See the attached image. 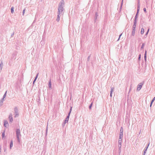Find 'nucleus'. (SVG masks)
<instances>
[{"mask_svg": "<svg viewBox=\"0 0 155 155\" xmlns=\"http://www.w3.org/2000/svg\"><path fill=\"white\" fill-rule=\"evenodd\" d=\"M122 33H121V34L119 35V37L118 39V40H117V41H119V39H120V37L122 35Z\"/></svg>", "mask_w": 155, "mask_h": 155, "instance_id": "nucleus-35", "label": "nucleus"}, {"mask_svg": "<svg viewBox=\"0 0 155 155\" xmlns=\"http://www.w3.org/2000/svg\"><path fill=\"white\" fill-rule=\"evenodd\" d=\"M90 57H91V55H90L87 58V61H89L90 58Z\"/></svg>", "mask_w": 155, "mask_h": 155, "instance_id": "nucleus-26", "label": "nucleus"}, {"mask_svg": "<svg viewBox=\"0 0 155 155\" xmlns=\"http://www.w3.org/2000/svg\"><path fill=\"white\" fill-rule=\"evenodd\" d=\"M121 142H122V140H118V144H121Z\"/></svg>", "mask_w": 155, "mask_h": 155, "instance_id": "nucleus-30", "label": "nucleus"}, {"mask_svg": "<svg viewBox=\"0 0 155 155\" xmlns=\"http://www.w3.org/2000/svg\"><path fill=\"white\" fill-rule=\"evenodd\" d=\"M16 135L18 142L19 143H20V137H21V135L19 129H17L16 130Z\"/></svg>", "mask_w": 155, "mask_h": 155, "instance_id": "nucleus-2", "label": "nucleus"}, {"mask_svg": "<svg viewBox=\"0 0 155 155\" xmlns=\"http://www.w3.org/2000/svg\"><path fill=\"white\" fill-rule=\"evenodd\" d=\"M72 108V107H70V111H69V112L68 113V115L67 116V117L65 119L66 120H67L68 121V120H69V118L70 114L71 113V111Z\"/></svg>", "mask_w": 155, "mask_h": 155, "instance_id": "nucleus-5", "label": "nucleus"}, {"mask_svg": "<svg viewBox=\"0 0 155 155\" xmlns=\"http://www.w3.org/2000/svg\"><path fill=\"white\" fill-rule=\"evenodd\" d=\"M123 136H122V135H119V138H123Z\"/></svg>", "mask_w": 155, "mask_h": 155, "instance_id": "nucleus-46", "label": "nucleus"}, {"mask_svg": "<svg viewBox=\"0 0 155 155\" xmlns=\"http://www.w3.org/2000/svg\"><path fill=\"white\" fill-rule=\"evenodd\" d=\"M68 121H67V120H65L64 121V124H66V123H68Z\"/></svg>", "mask_w": 155, "mask_h": 155, "instance_id": "nucleus-39", "label": "nucleus"}, {"mask_svg": "<svg viewBox=\"0 0 155 155\" xmlns=\"http://www.w3.org/2000/svg\"><path fill=\"white\" fill-rule=\"evenodd\" d=\"M123 0H122V2H121V5L120 6V8H119V11H121V10L122 8V4H123Z\"/></svg>", "mask_w": 155, "mask_h": 155, "instance_id": "nucleus-20", "label": "nucleus"}, {"mask_svg": "<svg viewBox=\"0 0 155 155\" xmlns=\"http://www.w3.org/2000/svg\"><path fill=\"white\" fill-rule=\"evenodd\" d=\"M6 93H7V91H6L4 95L3 98L0 100V101H2V102H3V101L4 100V99L6 96Z\"/></svg>", "mask_w": 155, "mask_h": 155, "instance_id": "nucleus-13", "label": "nucleus"}, {"mask_svg": "<svg viewBox=\"0 0 155 155\" xmlns=\"http://www.w3.org/2000/svg\"><path fill=\"white\" fill-rule=\"evenodd\" d=\"M149 29H148V30H147V32L146 33V34H145V36H147V35L148 34V32H149Z\"/></svg>", "mask_w": 155, "mask_h": 155, "instance_id": "nucleus-31", "label": "nucleus"}, {"mask_svg": "<svg viewBox=\"0 0 155 155\" xmlns=\"http://www.w3.org/2000/svg\"><path fill=\"white\" fill-rule=\"evenodd\" d=\"M138 17V16L137 15H136L135 17V19L134 20H137V18Z\"/></svg>", "mask_w": 155, "mask_h": 155, "instance_id": "nucleus-32", "label": "nucleus"}, {"mask_svg": "<svg viewBox=\"0 0 155 155\" xmlns=\"http://www.w3.org/2000/svg\"><path fill=\"white\" fill-rule=\"evenodd\" d=\"M3 66V62L1 61L0 64V71H1L2 69Z\"/></svg>", "mask_w": 155, "mask_h": 155, "instance_id": "nucleus-11", "label": "nucleus"}, {"mask_svg": "<svg viewBox=\"0 0 155 155\" xmlns=\"http://www.w3.org/2000/svg\"><path fill=\"white\" fill-rule=\"evenodd\" d=\"M4 126L5 127H8L9 124L8 121L7 120H4Z\"/></svg>", "mask_w": 155, "mask_h": 155, "instance_id": "nucleus-6", "label": "nucleus"}, {"mask_svg": "<svg viewBox=\"0 0 155 155\" xmlns=\"http://www.w3.org/2000/svg\"><path fill=\"white\" fill-rule=\"evenodd\" d=\"M25 9H24L23 10V15H24V14L25 13Z\"/></svg>", "mask_w": 155, "mask_h": 155, "instance_id": "nucleus-43", "label": "nucleus"}, {"mask_svg": "<svg viewBox=\"0 0 155 155\" xmlns=\"http://www.w3.org/2000/svg\"><path fill=\"white\" fill-rule=\"evenodd\" d=\"M48 86H49V88H51V80H50L49 82Z\"/></svg>", "mask_w": 155, "mask_h": 155, "instance_id": "nucleus-18", "label": "nucleus"}, {"mask_svg": "<svg viewBox=\"0 0 155 155\" xmlns=\"http://www.w3.org/2000/svg\"><path fill=\"white\" fill-rule=\"evenodd\" d=\"M144 32V29L143 28H141V34H142V35L143 34Z\"/></svg>", "mask_w": 155, "mask_h": 155, "instance_id": "nucleus-19", "label": "nucleus"}, {"mask_svg": "<svg viewBox=\"0 0 155 155\" xmlns=\"http://www.w3.org/2000/svg\"><path fill=\"white\" fill-rule=\"evenodd\" d=\"M138 13H139V12H137V13H136V15H138Z\"/></svg>", "mask_w": 155, "mask_h": 155, "instance_id": "nucleus-50", "label": "nucleus"}, {"mask_svg": "<svg viewBox=\"0 0 155 155\" xmlns=\"http://www.w3.org/2000/svg\"><path fill=\"white\" fill-rule=\"evenodd\" d=\"M145 45V44L144 43H143L142 44V45H141V49H143L144 48V47Z\"/></svg>", "mask_w": 155, "mask_h": 155, "instance_id": "nucleus-22", "label": "nucleus"}, {"mask_svg": "<svg viewBox=\"0 0 155 155\" xmlns=\"http://www.w3.org/2000/svg\"><path fill=\"white\" fill-rule=\"evenodd\" d=\"M3 104V102L2 101H0V107Z\"/></svg>", "mask_w": 155, "mask_h": 155, "instance_id": "nucleus-33", "label": "nucleus"}, {"mask_svg": "<svg viewBox=\"0 0 155 155\" xmlns=\"http://www.w3.org/2000/svg\"><path fill=\"white\" fill-rule=\"evenodd\" d=\"M120 132H121V133L123 132V128L122 127H121L120 128Z\"/></svg>", "mask_w": 155, "mask_h": 155, "instance_id": "nucleus-27", "label": "nucleus"}, {"mask_svg": "<svg viewBox=\"0 0 155 155\" xmlns=\"http://www.w3.org/2000/svg\"><path fill=\"white\" fill-rule=\"evenodd\" d=\"M47 131H48V126H47V128H46V135H47Z\"/></svg>", "mask_w": 155, "mask_h": 155, "instance_id": "nucleus-40", "label": "nucleus"}, {"mask_svg": "<svg viewBox=\"0 0 155 155\" xmlns=\"http://www.w3.org/2000/svg\"><path fill=\"white\" fill-rule=\"evenodd\" d=\"M139 5L140 6V0H138V4H137V5Z\"/></svg>", "mask_w": 155, "mask_h": 155, "instance_id": "nucleus-36", "label": "nucleus"}, {"mask_svg": "<svg viewBox=\"0 0 155 155\" xmlns=\"http://www.w3.org/2000/svg\"><path fill=\"white\" fill-rule=\"evenodd\" d=\"M135 29L136 28H132V33H131V35L132 36H134L135 35Z\"/></svg>", "mask_w": 155, "mask_h": 155, "instance_id": "nucleus-9", "label": "nucleus"}, {"mask_svg": "<svg viewBox=\"0 0 155 155\" xmlns=\"http://www.w3.org/2000/svg\"><path fill=\"white\" fill-rule=\"evenodd\" d=\"M114 91V87H110V93H112Z\"/></svg>", "mask_w": 155, "mask_h": 155, "instance_id": "nucleus-15", "label": "nucleus"}, {"mask_svg": "<svg viewBox=\"0 0 155 155\" xmlns=\"http://www.w3.org/2000/svg\"><path fill=\"white\" fill-rule=\"evenodd\" d=\"M38 74H39V73H38L36 76V77H35V78L33 81V83L34 84V83H35V81H36V79H37V78H38Z\"/></svg>", "mask_w": 155, "mask_h": 155, "instance_id": "nucleus-14", "label": "nucleus"}, {"mask_svg": "<svg viewBox=\"0 0 155 155\" xmlns=\"http://www.w3.org/2000/svg\"><path fill=\"white\" fill-rule=\"evenodd\" d=\"M98 16V13L97 12H96L95 13V16L94 17V23L96 22Z\"/></svg>", "mask_w": 155, "mask_h": 155, "instance_id": "nucleus-7", "label": "nucleus"}, {"mask_svg": "<svg viewBox=\"0 0 155 155\" xmlns=\"http://www.w3.org/2000/svg\"><path fill=\"white\" fill-rule=\"evenodd\" d=\"M8 118L9 119H10V115L8 117Z\"/></svg>", "mask_w": 155, "mask_h": 155, "instance_id": "nucleus-52", "label": "nucleus"}, {"mask_svg": "<svg viewBox=\"0 0 155 155\" xmlns=\"http://www.w3.org/2000/svg\"><path fill=\"white\" fill-rule=\"evenodd\" d=\"M143 11H144V12H145V13H146L147 12V11H146V9L145 8H144L143 9Z\"/></svg>", "mask_w": 155, "mask_h": 155, "instance_id": "nucleus-38", "label": "nucleus"}, {"mask_svg": "<svg viewBox=\"0 0 155 155\" xmlns=\"http://www.w3.org/2000/svg\"><path fill=\"white\" fill-rule=\"evenodd\" d=\"M110 96L111 97H112V93H110Z\"/></svg>", "mask_w": 155, "mask_h": 155, "instance_id": "nucleus-47", "label": "nucleus"}, {"mask_svg": "<svg viewBox=\"0 0 155 155\" xmlns=\"http://www.w3.org/2000/svg\"><path fill=\"white\" fill-rule=\"evenodd\" d=\"M118 147H119V148L120 149L121 147V144H118Z\"/></svg>", "mask_w": 155, "mask_h": 155, "instance_id": "nucleus-44", "label": "nucleus"}, {"mask_svg": "<svg viewBox=\"0 0 155 155\" xmlns=\"http://www.w3.org/2000/svg\"><path fill=\"white\" fill-rule=\"evenodd\" d=\"M155 100V97H154V98H153V99H152V100L151 101V102L150 105V107H151L152 103H153V101H154Z\"/></svg>", "mask_w": 155, "mask_h": 155, "instance_id": "nucleus-17", "label": "nucleus"}, {"mask_svg": "<svg viewBox=\"0 0 155 155\" xmlns=\"http://www.w3.org/2000/svg\"><path fill=\"white\" fill-rule=\"evenodd\" d=\"M12 115L10 114V122H12L13 121V119L12 117Z\"/></svg>", "mask_w": 155, "mask_h": 155, "instance_id": "nucleus-21", "label": "nucleus"}, {"mask_svg": "<svg viewBox=\"0 0 155 155\" xmlns=\"http://www.w3.org/2000/svg\"><path fill=\"white\" fill-rule=\"evenodd\" d=\"M137 22V20H134V22L133 25L136 26Z\"/></svg>", "mask_w": 155, "mask_h": 155, "instance_id": "nucleus-29", "label": "nucleus"}, {"mask_svg": "<svg viewBox=\"0 0 155 155\" xmlns=\"http://www.w3.org/2000/svg\"><path fill=\"white\" fill-rule=\"evenodd\" d=\"M144 59L145 62H146L147 60V51L145 50V53L144 54Z\"/></svg>", "mask_w": 155, "mask_h": 155, "instance_id": "nucleus-12", "label": "nucleus"}, {"mask_svg": "<svg viewBox=\"0 0 155 155\" xmlns=\"http://www.w3.org/2000/svg\"><path fill=\"white\" fill-rule=\"evenodd\" d=\"M137 22V20H134V22L133 25L136 26Z\"/></svg>", "mask_w": 155, "mask_h": 155, "instance_id": "nucleus-28", "label": "nucleus"}, {"mask_svg": "<svg viewBox=\"0 0 155 155\" xmlns=\"http://www.w3.org/2000/svg\"><path fill=\"white\" fill-rule=\"evenodd\" d=\"M140 6L139 5H137V9H140Z\"/></svg>", "mask_w": 155, "mask_h": 155, "instance_id": "nucleus-41", "label": "nucleus"}, {"mask_svg": "<svg viewBox=\"0 0 155 155\" xmlns=\"http://www.w3.org/2000/svg\"><path fill=\"white\" fill-rule=\"evenodd\" d=\"M5 131L4 130V132H3V133L2 134V139H3L4 140L5 139Z\"/></svg>", "mask_w": 155, "mask_h": 155, "instance_id": "nucleus-16", "label": "nucleus"}, {"mask_svg": "<svg viewBox=\"0 0 155 155\" xmlns=\"http://www.w3.org/2000/svg\"><path fill=\"white\" fill-rule=\"evenodd\" d=\"M92 105H93V102H92L90 104V105H89V108L90 109H91V108L92 107Z\"/></svg>", "mask_w": 155, "mask_h": 155, "instance_id": "nucleus-25", "label": "nucleus"}, {"mask_svg": "<svg viewBox=\"0 0 155 155\" xmlns=\"http://www.w3.org/2000/svg\"><path fill=\"white\" fill-rule=\"evenodd\" d=\"M144 82H143L141 83H140L137 85V91H139L143 85L144 84Z\"/></svg>", "mask_w": 155, "mask_h": 155, "instance_id": "nucleus-4", "label": "nucleus"}, {"mask_svg": "<svg viewBox=\"0 0 155 155\" xmlns=\"http://www.w3.org/2000/svg\"><path fill=\"white\" fill-rule=\"evenodd\" d=\"M140 9H137V12H139Z\"/></svg>", "mask_w": 155, "mask_h": 155, "instance_id": "nucleus-49", "label": "nucleus"}, {"mask_svg": "<svg viewBox=\"0 0 155 155\" xmlns=\"http://www.w3.org/2000/svg\"><path fill=\"white\" fill-rule=\"evenodd\" d=\"M119 140H122V138H119Z\"/></svg>", "mask_w": 155, "mask_h": 155, "instance_id": "nucleus-51", "label": "nucleus"}, {"mask_svg": "<svg viewBox=\"0 0 155 155\" xmlns=\"http://www.w3.org/2000/svg\"><path fill=\"white\" fill-rule=\"evenodd\" d=\"M14 35V32H13V33H12V34H11V37H12V36H13Z\"/></svg>", "mask_w": 155, "mask_h": 155, "instance_id": "nucleus-48", "label": "nucleus"}, {"mask_svg": "<svg viewBox=\"0 0 155 155\" xmlns=\"http://www.w3.org/2000/svg\"><path fill=\"white\" fill-rule=\"evenodd\" d=\"M140 58H141V54H140L139 55V57H138V60H140Z\"/></svg>", "mask_w": 155, "mask_h": 155, "instance_id": "nucleus-34", "label": "nucleus"}, {"mask_svg": "<svg viewBox=\"0 0 155 155\" xmlns=\"http://www.w3.org/2000/svg\"><path fill=\"white\" fill-rule=\"evenodd\" d=\"M64 0H61L60 2L58 7V13H60L61 14L63 15V11L64 10Z\"/></svg>", "mask_w": 155, "mask_h": 155, "instance_id": "nucleus-1", "label": "nucleus"}, {"mask_svg": "<svg viewBox=\"0 0 155 155\" xmlns=\"http://www.w3.org/2000/svg\"><path fill=\"white\" fill-rule=\"evenodd\" d=\"M13 146V141L11 140L10 141V149H11L12 147Z\"/></svg>", "mask_w": 155, "mask_h": 155, "instance_id": "nucleus-24", "label": "nucleus"}, {"mask_svg": "<svg viewBox=\"0 0 155 155\" xmlns=\"http://www.w3.org/2000/svg\"><path fill=\"white\" fill-rule=\"evenodd\" d=\"M13 113L14 115V117H18L19 116L18 110L17 107H15L13 109Z\"/></svg>", "mask_w": 155, "mask_h": 155, "instance_id": "nucleus-3", "label": "nucleus"}, {"mask_svg": "<svg viewBox=\"0 0 155 155\" xmlns=\"http://www.w3.org/2000/svg\"><path fill=\"white\" fill-rule=\"evenodd\" d=\"M62 14H61L60 13H59L58 12L57 18L56 19V21L58 22L60 20V16H61Z\"/></svg>", "mask_w": 155, "mask_h": 155, "instance_id": "nucleus-8", "label": "nucleus"}, {"mask_svg": "<svg viewBox=\"0 0 155 155\" xmlns=\"http://www.w3.org/2000/svg\"><path fill=\"white\" fill-rule=\"evenodd\" d=\"M65 124H64V122H63L62 124V127H64V126H65Z\"/></svg>", "mask_w": 155, "mask_h": 155, "instance_id": "nucleus-45", "label": "nucleus"}, {"mask_svg": "<svg viewBox=\"0 0 155 155\" xmlns=\"http://www.w3.org/2000/svg\"><path fill=\"white\" fill-rule=\"evenodd\" d=\"M136 26L133 25L132 28H136Z\"/></svg>", "mask_w": 155, "mask_h": 155, "instance_id": "nucleus-37", "label": "nucleus"}, {"mask_svg": "<svg viewBox=\"0 0 155 155\" xmlns=\"http://www.w3.org/2000/svg\"><path fill=\"white\" fill-rule=\"evenodd\" d=\"M149 144H150V143H149V144L147 145V146L145 147V149L144 151L143 152V155H145V154L146 153V152L147 151V149L148 147L149 146Z\"/></svg>", "mask_w": 155, "mask_h": 155, "instance_id": "nucleus-10", "label": "nucleus"}, {"mask_svg": "<svg viewBox=\"0 0 155 155\" xmlns=\"http://www.w3.org/2000/svg\"><path fill=\"white\" fill-rule=\"evenodd\" d=\"M119 135H122L123 136V132L121 133V132H120Z\"/></svg>", "mask_w": 155, "mask_h": 155, "instance_id": "nucleus-42", "label": "nucleus"}, {"mask_svg": "<svg viewBox=\"0 0 155 155\" xmlns=\"http://www.w3.org/2000/svg\"><path fill=\"white\" fill-rule=\"evenodd\" d=\"M14 7H12L11 8V12L12 13H13L14 12Z\"/></svg>", "mask_w": 155, "mask_h": 155, "instance_id": "nucleus-23", "label": "nucleus"}]
</instances>
